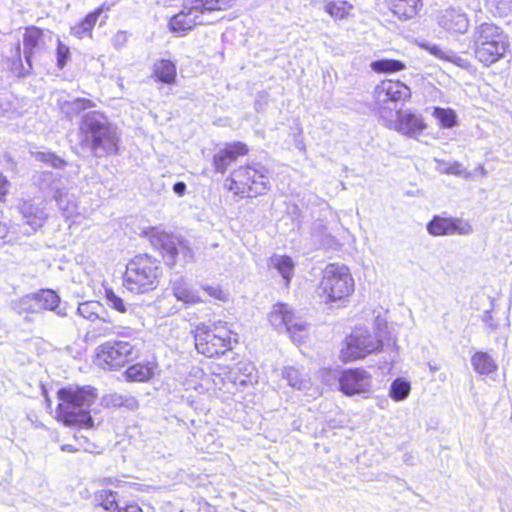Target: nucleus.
<instances>
[{
    "label": "nucleus",
    "mask_w": 512,
    "mask_h": 512,
    "mask_svg": "<svg viewBox=\"0 0 512 512\" xmlns=\"http://www.w3.org/2000/svg\"><path fill=\"white\" fill-rule=\"evenodd\" d=\"M117 128L99 111L83 115L79 126V145L92 156L101 158L118 153Z\"/></svg>",
    "instance_id": "1"
},
{
    "label": "nucleus",
    "mask_w": 512,
    "mask_h": 512,
    "mask_svg": "<svg viewBox=\"0 0 512 512\" xmlns=\"http://www.w3.org/2000/svg\"><path fill=\"white\" fill-rule=\"evenodd\" d=\"M44 181H46V179L38 180V182H39V184H40L41 186H43V185H44ZM47 181H50V179H47Z\"/></svg>",
    "instance_id": "55"
},
{
    "label": "nucleus",
    "mask_w": 512,
    "mask_h": 512,
    "mask_svg": "<svg viewBox=\"0 0 512 512\" xmlns=\"http://www.w3.org/2000/svg\"><path fill=\"white\" fill-rule=\"evenodd\" d=\"M444 173L461 176L464 173V169L462 168L461 163L453 162L445 169Z\"/></svg>",
    "instance_id": "48"
},
{
    "label": "nucleus",
    "mask_w": 512,
    "mask_h": 512,
    "mask_svg": "<svg viewBox=\"0 0 512 512\" xmlns=\"http://www.w3.org/2000/svg\"><path fill=\"white\" fill-rule=\"evenodd\" d=\"M93 105V102L89 99L75 98L71 101H65L61 106V110L68 118H72Z\"/></svg>",
    "instance_id": "35"
},
{
    "label": "nucleus",
    "mask_w": 512,
    "mask_h": 512,
    "mask_svg": "<svg viewBox=\"0 0 512 512\" xmlns=\"http://www.w3.org/2000/svg\"><path fill=\"white\" fill-rule=\"evenodd\" d=\"M100 13V10H96L86 15L79 25L72 28V33L77 37H82L84 34L91 32Z\"/></svg>",
    "instance_id": "38"
},
{
    "label": "nucleus",
    "mask_w": 512,
    "mask_h": 512,
    "mask_svg": "<svg viewBox=\"0 0 512 512\" xmlns=\"http://www.w3.org/2000/svg\"><path fill=\"white\" fill-rule=\"evenodd\" d=\"M8 233V229L5 224L0 222V238H5Z\"/></svg>",
    "instance_id": "54"
},
{
    "label": "nucleus",
    "mask_w": 512,
    "mask_h": 512,
    "mask_svg": "<svg viewBox=\"0 0 512 512\" xmlns=\"http://www.w3.org/2000/svg\"><path fill=\"white\" fill-rule=\"evenodd\" d=\"M77 312L83 318L94 323L98 319H102V316L107 314L103 305L98 301H87L80 303Z\"/></svg>",
    "instance_id": "31"
},
{
    "label": "nucleus",
    "mask_w": 512,
    "mask_h": 512,
    "mask_svg": "<svg viewBox=\"0 0 512 512\" xmlns=\"http://www.w3.org/2000/svg\"><path fill=\"white\" fill-rule=\"evenodd\" d=\"M95 503L101 507H103L105 510H112V509H118L119 505L116 501V493L110 491V490H99L95 493Z\"/></svg>",
    "instance_id": "40"
},
{
    "label": "nucleus",
    "mask_w": 512,
    "mask_h": 512,
    "mask_svg": "<svg viewBox=\"0 0 512 512\" xmlns=\"http://www.w3.org/2000/svg\"><path fill=\"white\" fill-rule=\"evenodd\" d=\"M411 97L410 88L401 81L384 80L374 89V109L381 119L393 116L397 103H404Z\"/></svg>",
    "instance_id": "8"
},
{
    "label": "nucleus",
    "mask_w": 512,
    "mask_h": 512,
    "mask_svg": "<svg viewBox=\"0 0 512 512\" xmlns=\"http://www.w3.org/2000/svg\"><path fill=\"white\" fill-rule=\"evenodd\" d=\"M340 390L347 396L368 393L371 388V375L364 369H347L339 378Z\"/></svg>",
    "instance_id": "16"
},
{
    "label": "nucleus",
    "mask_w": 512,
    "mask_h": 512,
    "mask_svg": "<svg viewBox=\"0 0 512 512\" xmlns=\"http://www.w3.org/2000/svg\"><path fill=\"white\" fill-rule=\"evenodd\" d=\"M353 6L346 1H324V10L332 18L341 20L350 14Z\"/></svg>",
    "instance_id": "34"
},
{
    "label": "nucleus",
    "mask_w": 512,
    "mask_h": 512,
    "mask_svg": "<svg viewBox=\"0 0 512 512\" xmlns=\"http://www.w3.org/2000/svg\"><path fill=\"white\" fill-rule=\"evenodd\" d=\"M269 321L277 331L288 333L294 342H302L305 338L306 322L296 316L288 304H275L269 314Z\"/></svg>",
    "instance_id": "11"
},
{
    "label": "nucleus",
    "mask_w": 512,
    "mask_h": 512,
    "mask_svg": "<svg viewBox=\"0 0 512 512\" xmlns=\"http://www.w3.org/2000/svg\"><path fill=\"white\" fill-rule=\"evenodd\" d=\"M102 404L109 408L123 407L131 411H134L139 407V402L134 396L131 394H122L117 392L103 396Z\"/></svg>",
    "instance_id": "27"
},
{
    "label": "nucleus",
    "mask_w": 512,
    "mask_h": 512,
    "mask_svg": "<svg viewBox=\"0 0 512 512\" xmlns=\"http://www.w3.org/2000/svg\"><path fill=\"white\" fill-rule=\"evenodd\" d=\"M236 0H183L182 9L171 17V32L184 35L197 25L206 24L204 16L213 11L227 10L233 7Z\"/></svg>",
    "instance_id": "4"
},
{
    "label": "nucleus",
    "mask_w": 512,
    "mask_h": 512,
    "mask_svg": "<svg viewBox=\"0 0 512 512\" xmlns=\"http://www.w3.org/2000/svg\"><path fill=\"white\" fill-rule=\"evenodd\" d=\"M203 290L207 292L210 297L223 299L224 293L218 286H204Z\"/></svg>",
    "instance_id": "47"
},
{
    "label": "nucleus",
    "mask_w": 512,
    "mask_h": 512,
    "mask_svg": "<svg viewBox=\"0 0 512 512\" xmlns=\"http://www.w3.org/2000/svg\"><path fill=\"white\" fill-rule=\"evenodd\" d=\"M381 342L365 330H355L346 338V346L341 350L343 361H353L364 358L366 355L378 350Z\"/></svg>",
    "instance_id": "13"
},
{
    "label": "nucleus",
    "mask_w": 512,
    "mask_h": 512,
    "mask_svg": "<svg viewBox=\"0 0 512 512\" xmlns=\"http://www.w3.org/2000/svg\"><path fill=\"white\" fill-rule=\"evenodd\" d=\"M106 301L108 306L120 313H131L134 310L132 304H127L124 300L119 297L112 289H106Z\"/></svg>",
    "instance_id": "39"
},
{
    "label": "nucleus",
    "mask_w": 512,
    "mask_h": 512,
    "mask_svg": "<svg viewBox=\"0 0 512 512\" xmlns=\"http://www.w3.org/2000/svg\"><path fill=\"white\" fill-rule=\"evenodd\" d=\"M475 58L485 66H490L504 57L509 41L502 28L491 22L477 25L472 33Z\"/></svg>",
    "instance_id": "3"
},
{
    "label": "nucleus",
    "mask_w": 512,
    "mask_h": 512,
    "mask_svg": "<svg viewBox=\"0 0 512 512\" xmlns=\"http://www.w3.org/2000/svg\"><path fill=\"white\" fill-rule=\"evenodd\" d=\"M194 339L197 351L209 358L222 355L230 349L229 332L221 323L214 324L213 328L205 324L198 325Z\"/></svg>",
    "instance_id": "9"
},
{
    "label": "nucleus",
    "mask_w": 512,
    "mask_h": 512,
    "mask_svg": "<svg viewBox=\"0 0 512 512\" xmlns=\"http://www.w3.org/2000/svg\"><path fill=\"white\" fill-rule=\"evenodd\" d=\"M281 376L288 385L297 390H307L311 386V379L307 373L294 366H286L282 369Z\"/></svg>",
    "instance_id": "24"
},
{
    "label": "nucleus",
    "mask_w": 512,
    "mask_h": 512,
    "mask_svg": "<svg viewBox=\"0 0 512 512\" xmlns=\"http://www.w3.org/2000/svg\"><path fill=\"white\" fill-rule=\"evenodd\" d=\"M117 512H143L142 509L137 504H126L124 506H119Z\"/></svg>",
    "instance_id": "49"
},
{
    "label": "nucleus",
    "mask_w": 512,
    "mask_h": 512,
    "mask_svg": "<svg viewBox=\"0 0 512 512\" xmlns=\"http://www.w3.org/2000/svg\"><path fill=\"white\" fill-rule=\"evenodd\" d=\"M15 56H16V61L21 64L22 60H21V46H20V43H17L16 47H15Z\"/></svg>",
    "instance_id": "52"
},
{
    "label": "nucleus",
    "mask_w": 512,
    "mask_h": 512,
    "mask_svg": "<svg viewBox=\"0 0 512 512\" xmlns=\"http://www.w3.org/2000/svg\"><path fill=\"white\" fill-rule=\"evenodd\" d=\"M433 115L439 120L443 128H452L456 125V114L451 109L436 107Z\"/></svg>",
    "instance_id": "42"
},
{
    "label": "nucleus",
    "mask_w": 512,
    "mask_h": 512,
    "mask_svg": "<svg viewBox=\"0 0 512 512\" xmlns=\"http://www.w3.org/2000/svg\"><path fill=\"white\" fill-rule=\"evenodd\" d=\"M411 391L410 382L404 378H396L390 386L389 396L396 402L405 400Z\"/></svg>",
    "instance_id": "36"
},
{
    "label": "nucleus",
    "mask_w": 512,
    "mask_h": 512,
    "mask_svg": "<svg viewBox=\"0 0 512 512\" xmlns=\"http://www.w3.org/2000/svg\"><path fill=\"white\" fill-rule=\"evenodd\" d=\"M371 68L378 73H394L405 68V64L395 59H380L371 63Z\"/></svg>",
    "instance_id": "37"
},
{
    "label": "nucleus",
    "mask_w": 512,
    "mask_h": 512,
    "mask_svg": "<svg viewBox=\"0 0 512 512\" xmlns=\"http://www.w3.org/2000/svg\"><path fill=\"white\" fill-rule=\"evenodd\" d=\"M268 170L261 164L240 166L227 179L229 190L241 197H256L265 194L269 189Z\"/></svg>",
    "instance_id": "6"
},
{
    "label": "nucleus",
    "mask_w": 512,
    "mask_h": 512,
    "mask_svg": "<svg viewBox=\"0 0 512 512\" xmlns=\"http://www.w3.org/2000/svg\"><path fill=\"white\" fill-rule=\"evenodd\" d=\"M395 116V119L390 116L388 120H384L385 125L407 137L416 139L427 127L423 117L409 109L396 110Z\"/></svg>",
    "instance_id": "14"
},
{
    "label": "nucleus",
    "mask_w": 512,
    "mask_h": 512,
    "mask_svg": "<svg viewBox=\"0 0 512 512\" xmlns=\"http://www.w3.org/2000/svg\"><path fill=\"white\" fill-rule=\"evenodd\" d=\"M486 2L501 16L506 15L512 9V0H486Z\"/></svg>",
    "instance_id": "45"
},
{
    "label": "nucleus",
    "mask_w": 512,
    "mask_h": 512,
    "mask_svg": "<svg viewBox=\"0 0 512 512\" xmlns=\"http://www.w3.org/2000/svg\"><path fill=\"white\" fill-rule=\"evenodd\" d=\"M172 291L177 300L186 304H196L204 301L198 291L192 289L182 277L172 282Z\"/></svg>",
    "instance_id": "23"
},
{
    "label": "nucleus",
    "mask_w": 512,
    "mask_h": 512,
    "mask_svg": "<svg viewBox=\"0 0 512 512\" xmlns=\"http://www.w3.org/2000/svg\"><path fill=\"white\" fill-rule=\"evenodd\" d=\"M426 48L432 55L439 59L446 60L462 68H467L469 66V61L467 59L462 58L452 50L444 49L437 45H429L426 46Z\"/></svg>",
    "instance_id": "32"
},
{
    "label": "nucleus",
    "mask_w": 512,
    "mask_h": 512,
    "mask_svg": "<svg viewBox=\"0 0 512 512\" xmlns=\"http://www.w3.org/2000/svg\"><path fill=\"white\" fill-rule=\"evenodd\" d=\"M226 186H228V187L230 186V181L226 180Z\"/></svg>",
    "instance_id": "57"
},
{
    "label": "nucleus",
    "mask_w": 512,
    "mask_h": 512,
    "mask_svg": "<svg viewBox=\"0 0 512 512\" xmlns=\"http://www.w3.org/2000/svg\"><path fill=\"white\" fill-rule=\"evenodd\" d=\"M56 202L59 208L65 213L66 216H70L75 212V204L67 198V193L63 191H57L55 195Z\"/></svg>",
    "instance_id": "43"
},
{
    "label": "nucleus",
    "mask_w": 512,
    "mask_h": 512,
    "mask_svg": "<svg viewBox=\"0 0 512 512\" xmlns=\"http://www.w3.org/2000/svg\"><path fill=\"white\" fill-rule=\"evenodd\" d=\"M239 372H242L245 378H240L239 383L245 385L248 381H250V376L254 371V366L249 363H240L238 367Z\"/></svg>",
    "instance_id": "46"
},
{
    "label": "nucleus",
    "mask_w": 512,
    "mask_h": 512,
    "mask_svg": "<svg viewBox=\"0 0 512 512\" xmlns=\"http://www.w3.org/2000/svg\"><path fill=\"white\" fill-rule=\"evenodd\" d=\"M271 264L277 269L279 274L288 286L294 274V262L289 256L273 255L271 257Z\"/></svg>",
    "instance_id": "30"
},
{
    "label": "nucleus",
    "mask_w": 512,
    "mask_h": 512,
    "mask_svg": "<svg viewBox=\"0 0 512 512\" xmlns=\"http://www.w3.org/2000/svg\"><path fill=\"white\" fill-rule=\"evenodd\" d=\"M43 31L37 27H29L23 36V54L28 65V69H32V60L41 48Z\"/></svg>",
    "instance_id": "21"
},
{
    "label": "nucleus",
    "mask_w": 512,
    "mask_h": 512,
    "mask_svg": "<svg viewBox=\"0 0 512 512\" xmlns=\"http://www.w3.org/2000/svg\"><path fill=\"white\" fill-rule=\"evenodd\" d=\"M131 331H124L116 326L112 325L110 321L102 316V319H98L95 321L90 330H88L86 334V339L91 341H96L98 338L109 337L112 335H117L121 337L129 336Z\"/></svg>",
    "instance_id": "22"
},
{
    "label": "nucleus",
    "mask_w": 512,
    "mask_h": 512,
    "mask_svg": "<svg viewBox=\"0 0 512 512\" xmlns=\"http://www.w3.org/2000/svg\"><path fill=\"white\" fill-rule=\"evenodd\" d=\"M18 209L25 223L29 225L34 232L44 225L48 217L44 207L36 205L31 201H22Z\"/></svg>",
    "instance_id": "20"
},
{
    "label": "nucleus",
    "mask_w": 512,
    "mask_h": 512,
    "mask_svg": "<svg viewBox=\"0 0 512 512\" xmlns=\"http://www.w3.org/2000/svg\"><path fill=\"white\" fill-rule=\"evenodd\" d=\"M391 11L399 19H411L417 15L422 0H387Z\"/></svg>",
    "instance_id": "25"
},
{
    "label": "nucleus",
    "mask_w": 512,
    "mask_h": 512,
    "mask_svg": "<svg viewBox=\"0 0 512 512\" xmlns=\"http://www.w3.org/2000/svg\"><path fill=\"white\" fill-rule=\"evenodd\" d=\"M474 370L481 375H488L497 369L494 359L486 352H476L471 358Z\"/></svg>",
    "instance_id": "29"
},
{
    "label": "nucleus",
    "mask_w": 512,
    "mask_h": 512,
    "mask_svg": "<svg viewBox=\"0 0 512 512\" xmlns=\"http://www.w3.org/2000/svg\"><path fill=\"white\" fill-rule=\"evenodd\" d=\"M32 156L40 162L46 163L53 168L61 169L66 166V162L50 151H36L32 152Z\"/></svg>",
    "instance_id": "41"
},
{
    "label": "nucleus",
    "mask_w": 512,
    "mask_h": 512,
    "mask_svg": "<svg viewBox=\"0 0 512 512\" xmlns=\"http://www.w3.org/2000/svg\"><path fill=\"white\" fill-rule=\"evenodd\" d=\"M481 171H482V174L485 175V170L483 167L481 168Z\"/></svg>",
    "instance_id": "56"
},
{
    "label": "nucleus",
    "mask_w": 512,
    "mask_h": 512,
    "mask_svg": "<svg viewBox=\"0 0 512 512\" xmlns=\"http://www.w3.org/2000/svg\"><path fill=\"white\" fill-rule=\"evenodd\" d=\"M248 153V147L245 143L234 142L227 144L225 148L220 149L213 156V166L216 172L224 174L227 168L236 161L238 156Z\"/></svg>",
    "instance_id": "19"
},
{
    "label": "nucleus",
    "mask_w": 512,
    "mask_h": 512,
    "mask_svg": "<svg viewBox=\"0 0 512 512\" xmlns=\"http://www.w3.org/2000/svg\"><path fill=\"white\" fill-rule=\"evenodd\" d=\"M186 188H187L186 184L182 181L176 182L173 185V191L178 196H183L185 194Z\"/></svg>",
    "instance_id": "51"
},
{
    "label": "nucleus",
    "mask_w": 512,
    "mask_h": 512,
    "mask_svg": "<svg viewBox=\"0 0 512 512\" xmlns=\"http://www.w3.org/2000/svg\"><path fill=\"white\" fill-rule=\"evenodd\" d=\"M139 349L133 341H108L97 348L96 358L99 365L109 369H118L137 357Z\"/></svg>",
    "instance_id": "10"
},
{
    "label": "nucleus",
    "mask_w": 512,
    "mask_h": 512,
    "mask_svg": "<svg viewBox=\"0 0 512 512\" xmlns=\"http://www.w3.org/2000/svg\"><path fill=\"white\" fill-rule=\"evenodd\" d=\"M426 228L432 236L469 235L473 231L472 226L466 220L438 215L427 223Z\"/></svg>",
    "instance_id": "15"
},
{
    "label": "nucleus",
    "mask_w": 512,
    "mask_h": 512,
    "mask_svg": "<svg viewBox=\"0 0 512 512\" xmlns=\"http://www.w3.org/2000/svg\"><path fill=\"white\" fill-rule=\"evenodd\" d=\"M61 450L62 451H67V452H70V453H74L77 451L76 448H74L72 445H69V444H64L61 446Z\"/></svg>",
    "instance_id": "53"
},
{
    "label": "nucleus",
    "mask_w": 512,
    "mask_h": 512,
    "mask_svg": "<svg viewBox=\"0 0 512 512\" xmlns=\"http://www.w3.org/2000/svg\"><path fill=\"white\" fill-rule=\"evenodd\" d=\"M155 364L153 362L136 363L126 370V377L129 381L144 382L154 374Z\"/></svg>",
    "instance_id": "28"
},
{
    "label": "nucleus",
    "mask_w": 512,
    "mask_h": 512,
    "mask_svg": "<svg viewBox=\"0 0 512 512\" xmlns=\"http://www.w3.org/2000/svg\"><path fill=\"white\" fill-rule=\"evenodd\" d=\"M57 67L62 70L70 59V50L67 45L58 40L56 49Z\"/></svg>",
    "instance_id": "44"
},
{
    "label": "nucleus",
    "mask_w": 512,
    "mask_h": 512,
    "mask_svg": "<svg viewBox=\"0 0 512 512\" xmlns=\"http://www.w3.org/2000/svg\"><path fill=\"white\" fill-rule=\"evenodd\" d=\"M57 396L60 400L57 413L66 425L93 426L90 407L97 397L94 387L69 385L59 389Z\"/></svg>",
    "instance_id": "2"
},
{
    "label": "nucleus",
    "mask_w": 512,
    "mask_h": 512,
    "mask_svg": "<svg viewBox=\"0 0 512 512\" xmlns=\"http://www.w3.org/2000/svg\"><path fill=\"white\" fill-rule=\"evenodd\" d=\"M8 186L9 182L2 174H0V200L7 194Z\"/></svg>",
    "instance_id": "50"
},
{
    "label": "nucleus",
    "mask_w": 512,
    "mask_h": 512,
    "mask_svg": "<svg viewBox=\"0 0 512 512\" xmlns=\"http://www.w3.org/2000/svg\"><path fill=\"white\" fill-rule=\"evenodd\" d=\"M312 235L315 237V242L325 249H333L338 245L337 240L330 233L326 232V227L322 222H315L313 224Z\"/></svg>",
    "instance_id": "33"
},
{
    "label": "nucleus",
    "mask_w": 512,
    "mask_h": 512,
    "mask_svg": "<svg viewBox=\"0 0 512 512\" xmlns=\"http://www.w3.org/2000/svg\"><path fill=\"white\" fill-rule=\"evenodd\" d=\"M18 314L35 313L41 309L54 311L58 316H66L65 308L60 306V297L51 289H43L38 293L27 294L14 303Z\"/></svg>",
    "instance_id": "12"
},
{
    "label": "nucleus",
    "mask_w": 512,
    "mask_h": 512,
    "mask_svg": "<svg viewBox=\"0 0 512 512\" xmlns=\"http://www.w3.org/2000/svg\"><path fill=\"white\" fill-rule=\"evenodd\" d=\"M437 22L443 29L452 33L465 34L469 28L467 15L452 7L440 11Z\"/></svg>",
    "instance_id": "18"
},
{
    "label": "nucleus",
    "mask_w": 512,
    "mask_h": 512,
    "mask_svg": "<svg viewBox=\"0 0 512 512\" xmlns=\"http://www.w3.org/2000/svg\"><path fill=\"white\" fill-rule=\"evenodd\" d=\"M153 243L162 250L167 264L174 265L176 257L182 254L184 257H191V250L186 243L177 236L165 232H153L151 235Z\"/></svg>",
    "instance_id": "17"
},
{
    "label": "nucleus",
    "mask_w": 512,
    "mask_h": 512,
    "mask_svg": "<svg viewBox=\"0 0 512 512\" xmlns=\"http://www.w3.org/2000/svg\"><path fill=\"white\" fill-rule=\"evenodd\" d=\"M177 70L174 62L168 59L157 60L153 65L152 78L164 84H173L176 80Z\"/></svg>",
    "instance_id": "26"
},
{
    "label": "nucleus",
    "mask_w": 512,
    "mask_h": 512,
    "mask_svg": "<svg viewBox=\"0 0 512 512\" xmlns=\"http://www.w3.org/2000/svg\"><path fill=\"white\" fill-rule=\"evenodd\" d=\"M319 290L326 301L334 302L345 299L354 291V280L345 265L328 264L322 273Z\"/></svg>",
    "instance_id": "7"
},
{
    "label": "nucleus",
    "mask_w": 512,
    "mask_h": 512,
    "mask_svg": "<svg viewBox=\"0 0 512 512\" xmlns=\"http://www.w3.org/2000/svg\"><path fill=\"white\" fill-rule=\"evenodd\" d=\"M161 274L158 260L147 254H140L127 264L124 286L134 294L148 293L158 287Z\"/></svg>",
    "instance_id": "5"
}]
</instances>
